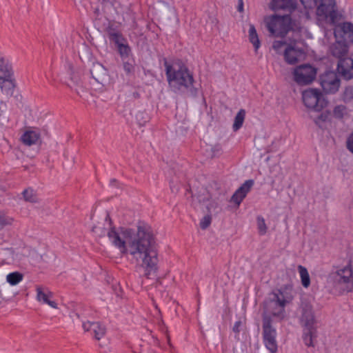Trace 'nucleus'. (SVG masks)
<instances>
[{
	"label": "nucleus",
	"instance_id": "obj_1",
	"mask_svg": "<svg viewBox=\"0 0 353 353\" xmlns=\"http://www.w3.org/2000/svg\"><path fill=\"white\" fill-rule=\"evenodd\" d=\"M137 228L134 235L137 270L148 279H154L157 276L159 262L154 234L151 226L143 221H138Z\"/></svg>",
	"mask_w": 353,
	"mask_h": 353
},
{
	"label": "nucleus",
	"instance_id": "obj_2",
	"mask_svg": "<svg viewBox=\"0 0 353 353\" xmlns=\"http://www.w3.org/2000/svg\"><path fill=\"white\" fill-rule=\"evenodd\" d=\"M288 303L279 299L276 294H271L266 303L267 311L270 313L262 316V336L265 347L270 353H276L278 345L276 342V330L272 325V318L276 317L281 321L285 317V306Z\"/></svg>",
	"mask_w": 353,
	"mask_h": 353
},
{
	"label": "nucleus",
	"instance_id": "obj_3",
	"mask_svg": "<svg viewBox=\"0 0 353 353\" xmlns=\"http://www.w3.org/2000/svg\"><path fill=\"white\" fill-rule=\"evenodd\" d=\"M167 81L174 92L189 89L194 82L192 73L186 65L180 59L170 64L164 59Z\"/></svg>",
	"mask_w": 353,
	"mask_h": 353
},
{
	"label": "nucleus",
	"instance_id": "obj_4",
	"mask_svg": "<svg viewBox=\"0 0 353 353\" xmlns=\"http://www.w3.org/2000/svg\"><path fill=\"white\" fill-rule=\"evenodd\" d=\"M107 33L110 40L114 43L122 61L120 77L123 83L130 85L132 80V64L130 59L131 48L121 33L112 26L108 27Z\"/></svg>",
	"mask_w": 353,
	"mask_h": 353
},
{
	"label": "nucleus",
	"instance_id": "obj_5",
	"mask_svg": "<svg viewBox=\"0 0 353 353\" xmlns=\"http://www.w3.org/2000/svg\"><path fill=\"white\" fill-rule=\"evenodd\" d=\"M265 26L273 37L285 38L287 34L293 30V21L289 14H274L264 19Z\"/></svg>",
	"mask_w": 353,
	"mask_h": 353
},
{
	"label": "nucleus",
	"instance_id": "obj_6",
	"mask_svg": "<svg viewBox=\"0 0 353 353\" xmlns=\"http://www.w3.org/2000/svg\"><path fill=\"white\" fill-rule=\"evenodd\" d=\"M108 237L122 254L126 253L128 248L132 246V232L130 229L112 228L108 232Z\"/></svg>",
	"mask_w": 353,
	"mask_h": 353
},
{
	"label": "nucleus",
	"instance_id": "obj_7",
	"mask_svg": "<svg viewBox=\"0 0 353 353\" xmlns=\"http://www.w3.org/2000/svg\"><path fill=\"white\" fill-rule=\"evenodd\" d=\"M334 288L343 292H351L353 290V261L339 268L332 274Z\"/></svg>",
	"mask_w": 353,
	"mask_h": 353
},
{
	"label": "nucleus",
	"instance_id": "obj_8",
	"mask_svg": "<svg viewBox=\"0 0 353 353\" xmlns=\"http://www.w3.org/2000/svg\"><path fill=\"white\" fill-rule=\"evenodd\" d=\"M316 16L319 21L334 25L338 19V10L335 0H319L316 6Z\"/></svg>",
	"mask_w": 353,
	"mask_h": 353
},
{
	"label": "nucleus",
	"instance_id": "obj_9",
	"mask_svg": "<svg viewBox=\"0 0 353 353\" xmlns=\"http://www.w3.org/2000/svg\"><path fill=\"white\" fill-rule=\"evenodd\" d=\"M304 105L316 112H321L328 103L322 92L315 88H309L302 92Z\"/></svg>",
	"mask_w": 353,
	"mask_h": 353
},
{
	"label": "nucleus",
	"instance_id": "obj_10",
	"mask_svg": "<svg viewBox=\"0 0 353 353\" xmlns=\"http://www.w3.org/2000/svg\"><path fill=\"white\" fill-rule=\"evenodd\" d=\"M299 323L302 327H316V319L313 305L307 299L303 298L301 300L299 309Z\"/></svg>",
	"mask_w": 353,
	"mask_h": 353
},
{
	"label": "nucleus",
	"instance_id": "obj_11",
	"mask_svg": "<svg viewBox=\"0 0 353 353\" xmlns=\"http://www.w3.org/2000/svg\"><path fill=\"white\" fill-rule=\"evenodd\" d=\"M316 68L309 63L300 65L293 72L294 81L300 85L311 83L316 78Z\"/></svg>",
	"mask_w": 353,
	"mask_h": 353
},
{
	"label": "nucleus",
	"instance_id": "obj_12",
	"mask_svg": "<svg viewBox=\"0 0 353 353\" xmlns=\"http://www.w3.org/2000/svg\"><path fill=\"white\" fill-rule=\"evenodd\" d=\"M319 83L326 93L334 94L338 91L340 85V80L336 73L332 71H326L319 77Z\"/></svg>",
	"mask_w": 353,
	"mask_h": 353
},
{
	"label": "nucleus",
	"instance_id": "obj_13",
	"mask_svg": "<svg viewBox=\"0 0 353 353\" xmlns=\"http://www.w3.org/2000/svg\"><path fill=\"white\" fill-rule=\"evenodd\" d=\"M336 39H340L342 42L350 46L353 43V23L351 22H343L334 32Z\"/></svg>",
	"mask_w": 353,
	"mask_h": 353
},
{
	"label": "nucleus",
	"instance_id": "obj_14",
	"mask_svg": "<svg viewBox=\"0 0 353 353\" xmlns=\"http://www.w3.org/2000/svg\"><path fill=\"white\" fill-rule=\"evenodd\" d=\"M305 55L303 49L297 48L295 43H289L283 52L285 62L290 65L297 63Z\"/></svg>",
	"mask_w": 353,
	"mask_h": 353
},
{
	"label": "nucleus",
	"instance_id": "obj_15",
	"mask_svg": "<svg viewBox=\"0 0 353 353\" xmlns=\"http://www.w3.org/2000/svg\"><path fill=\"white\" fill-rule=\"evenodd\" d=\"M270 7L274 12L283 11L290 15L296 8V0H272Z\"/></svg>",
	"mask_w": 353,
	"mask_h": 353
},
{
	"label": "nucleus",
	"instance_id": "obj_16",
	"mask_svg": "<svg viewBox=\"0 0 353 353\" xmlns=\"http://www.w3.org/2000/svg\"><path fill=\"white\" fill-rule=\"evenodd\" d=\"M254 184L253 179L246 180L233 194L230 199V202L239 205L243 200L246 197L248 193L251 190Z\"/></svg>",
	"mask_w": 353,
	"mask_h": 353
},
{
	"label": "nucleus",
	"instance_id": "obj_17",
	"mask_svg": "<svg viewBox=\"0 0 353 353\" xmlns=\"http://www.w3.org/2000/svg\"><path fill=\"white\" fill-rule=\"evenodd\" d=\"M337 70L339 74L346 80L353 78V59L345 57L338 61Z\"/></svg>",
	"mask_w": 353,
	"mask_h": 353
},
{
	"label": "nucleus",
	"instance_id": "obj_18",
	"mask_svg": "<svg viewBox=\"0 0 353 353\" xmlns=\"http://www.w3.org/2000/svg\"><path fill=\"white\" fill-rule=\"evenodd\" d=\"M36 292V299L37 301L47 304L52 308H57V304L56 302L50 300V298L52 296V293L49 290L48 288L42 285H37Z\"/></svg>",
	"mask_w": 353,
	"mask_h": 353
},
{
	"label": "nucleus",
	"instance_id": "obj_19",
	"mask_svg": "<svg viewBox=\"0 0 353 353\" xmlns=\"http://www.w3.org/2000/svg\"><path fill=\"white\" fill-rule=\"evenodd\" d=\"M349 47L348 45L345 44V42H342L340 39H336V41L330 45L329 52L339 61L347 56Z\"/></svg>",
	"mask_w": 353,
	"mask_h": 353
},
{
	"label": "nucleus",
	"instance_id": "obj_20",
	"mask_svg": "<svg viewBox=\"0 0 353 353\" xmlns=\"http://www.w3.org/2000/svg\"><path fill=\"white\" fill-rule=\"evenodd\" d=\"M82 327L85 332H92L97 340H100L105 334V326L99 322L83 321Z\"/></svg>",
	"mask_w": 353,
	"mask_h": 353
},
{
	"label": "nucleus",
	"instance_id": "obj_21",
	"mask_svg": "<svg viewBox=\"0 0 353 353\" xmlns=\"http://www.w3.org/2000/svg\"><path fill=\"white\" fill-rule=\"evenodd\" d=\"M15 87L16 80L14 76L0 78V90L1 93L6 97H11L13 95Z\"/></svg>",
	"mask_w": 353,
	"mask_h": 353
},
{
	"label": "nucleus",
	"instance_id": "obj_22",
	"mask_svg": "<svg viewBox=\"0 0 353 353\" xmlns=\"http://www.w3.org/2000/svg\"><path fill=\"white\" fill-rule=\"evenodd\" d=\"M14 76V72L10 58L0 54V78Z\"/></svg>",
	"mask_w": 353,
	"mask_h": 353
},
{
	"label": "nucleus",
	"instance_id": "obj_23",
	"mask_svg": "<svg viewBox=\"0 0 353 353\" xmlns=\"http://www.w3.org/2000/svg\"><path fill=\"white\" fill-rule=\"evenodd\" d=\"M40 133L37 130H28L21 137V142L27 145H37L40 142Z\"/></svg>",
	"mask_w": 353,
	"mask_h": 353
},
{
	"label": "nucleus",
	"instance_id": "obj_24",
	"mask_svg": "<svg viewBox=\"0 0 353 353\" xmlns=\"http://www.w3.org/2000/svg\"><path fill=\"white\" fill-rule=\"evenodd\" d=\"M271 294L277 295L280 299L286 303H290L293 299L292 286L290 285H285L279 289H276Z\"/></svg>",
	"mask_w": 353,
	"mask_h": 353
},
{
	"label": "nucleus",
	"instance_id": "obj_25",
	"mask_svg": "<svg viewBox=\"0 0 353 353\" xmlns=\"http://www.w3.org/2000/svg\"><path fill=\"white\" fill-rule=\"evenodd\" d=\"M303 341L304 344L307 347H314L313 339L317 337V327H303Z\"/></svg>",
	"mask_w": 353,
	"mask_h": 353
},
{
	"label": "nucleus",
	"instance_id": "obj_26",
	"mask_svg": "<svg viewBox=\"0 0 353 353\" xmlns=\"http://www.w3.org/2000/svg\"><path fill=\"white\" fill-rule=\"evenodd\" d=\"M23 279V274L19 272L15 271L6 275V282L11 286H14L20 283Z\"/></svg>",
	"mask_w": 353,
	"mask_h": 353
},
{
	"label": "nucleus",
	"instance_id": "obj_27",
	"mask_svg": "<svg viewBox=\"0 0 353 353\" xmlns=\"http://www.w3.org/2000/svg\"><path fill=\"white\" fill-rule=\"evenodd\" d=\"M249 40L252 43L256 51L261 46V43L256 30L255 27L253 25L250 26L249 28Z\"/></svg>",
	"mask_w": 353,
	"mask_h": 353
},
{
	"label": "nucleus",
	"instance_id": "obj_28",
	"mask_svg": "<svg viewBox=\"0 0 353 353\" xmlns=\"http://www.w3.org/2000/svg\"><path fill=\"white\" fill-rule=\"evenodd\" d=\"M245 110L244 109H241L236 114L234 117V121L233 123V130L234 132L239 130L243 125V121L245 117Z\"/></svg>",
	"mask_w": 353,
	"mask_h": 353
},
{
	"label": "nucleus",
	"instance_id": "obj_29",
	"mask_svg": "<svg viewBox=\"0 0 353 353\" xmlns=\"http://www.w3.org/2000/svg\"><path fill=\"white\" fill-rule=\"evenodd\" d=\"M299 272L301 279V284L304 288H308L310 285V278L307 270L299 265L298 266Z\"/></svg>",
	"mask_w": 353,
	"mask_h": 353
},
{
	"label": "nucleus",
	"instance_id": "obj_30",
	"mask_svg": "<svg viewBox=\"0 0 353 353\" xmlns=\"http://www.w3.org/2000/svg\"><path fill=\"white\" fill-rule=\"evenodd\" d=\"M137 123L140 125H144L149 121V116L145 112H139L136 115Z\"/></svg>",
	"mask_w": 353,
	"mask_h": 353
},
{
	"label": "nucleus",
	"instance_id": "obj_31",
	"mask_svg": "<svg viewBox=\"0 0 353 353\" xmlns=\"http://www.w3.org/2000/svg\"><path fill=\"white\" fill-rule=\"evenodd\" d=\"M346 107L343 105H338L333 110V115L336 119H341L343 118Z\"/></svg>",
	"mask_w": 353,
	"mask_h": 353
},
{
	"label": "nucleus",
	"instance_id": "obj_32",
	"mask_svg": "<svg viewBox=\"0 0 353 353\" xmlns=\"http://www.w3.org/2000/svg\"><path fill=\"white\" fill-rule=\"evenodd\" d=\"M23 195L26 201L34 203L37 201V197L32 189H26L23 192Z\"/></svg>",
	"mask_w": 353,
	"mask_h": 353
},
{
	"label": "nucleus",
	"instance_id": "obj_33",
	"mask_svg": "<svg viewBox=\"0 0 353 353\" xmlns=\"http://www.w3.org/2000/svg\"><path fill=\"white\" fill-rule=\"evenodd\" d=\"M330 115L329 111L321 112L316 119H314V123L319 127L322 128L321 123L325 122Z\"/></svg>",
	"mask_w": 353,
	"mask_h": 353
},
{
	"label": "nucleus",
	"instance_id": "obj_34",
	"mask_svg": "<svg viewBox=\"0 0 353 353\" xmlns=\"http://www.w3.org/2000/svg\"><path fill=\"white\" fill-rule=\"evenodd\" d=\"M257 225L259 233L261 235H264L267 232V226L265 222V219L261 216L257 217Z\"/></svg>",
	"mask_w": 353,
	"mask_h": 353
},
{
	"label": "nucleus",
	"instance_id": "obj_35",
	"mask_svg": "<svg viewBox=\"0 0 353 353\" xmlns=\"http://www.w3.org/2000/svg\"><path fill=\"white\" fill-rule=\"evenodd\" d=\"M212 217L210 215L205 216L200 222V227L203 230L207 229L211 224Z\"/></svg>",
	"mask_w": 353,
	"mask_h": 353
},
{
	"label": "nucleus",
	"instance_id": "obj_36",
	"mask_svg": "<svg viewBox=\"0 0 353 353\" xmlns=\"http://www.w3.org/2000/svg\"><path fill=\"white\" fill-rule=\"evenodd\" d=\"M288 44L285 41H279L276 40L273 42L272 48L276 52H279L280 50L284 46H288Z\"/></svg>",
	"mask_w": 353,
	"mask_h": 353
},
{
	"label": "nucleus",
	"instance_id": "obj_37",
	"mask_svg": "<svg viewBox=\"0 0 353 353\" xmlns=\"http://www.w3.org/2000/svg\"><path fill=\"white\" fill-rule=\"evenodd\" d=\"M242 326V321L239 320L234 323L232 327V331L235 333V338L239 339V334L241 331V327Z\"/></svg>",
	"mask_w": 353,
	"mask_h": 353
},
{
	"label": "nucleus",
	"instance_id": "obj_38",
	"mask_svg": "<svg viewBox=\"0 0 353 353\" xmlns=\"http://www.w3.org/2000/svg\"><path fill=\"white\" fill-rule=\"evenodd\" d=\"M318 1L319 0H301V2L305 8H312L313 6L318 4Z\"/></svg>",
	"mask_w": 353,
	"mask_h": 353
},
{
	"label": "nucleus",
	"instance_id": "obj_39",
	"mask_svg": "<svg viewBox=\"0 0 353 353\" xmlns=\"http://www.w3.org/2000/svg\"><path fill=\"white\" fill-rule=\"evenodd\" d=\"M347 149L353 154V132L348 136L346 141Z\"/></svg>",
	"mask_w": 353,
	"mask_h": 353
},
{
	"label": "nucleus",
	"instance_id": "obj_40",
	"mask_svg": "<svg viewBox=\"0 0 353 353\" xmlns=\"http://www.w3.org/2000/svg\"><path fill=\"white\" fill-rule=\"evenodd\" d=\"M7 110V105L5 103L0 101V121L6 119L5 116Z\"/></svg>",
	"mask_w": 353,
	"mask_h": 353
},
{
	"label": "nucleus",
	"instance_id": "obj_41",
	"mask_svg": "<svg viewBox=\"0 0 353 353\" xmlns=\"http://www.w3.org/2000/svg\"><path fill=\"white\" fill-rule=\"evenodd\" d=\"M94 70H101V72H103V73H105V68H103V66L101 64L98 63V64H97V65H94V70H91V74H92V77H94V78L97 81H99V79H97V78H95V77H94V74H93V72H94Z\"/></svg>",
	"mask_w": 353,
	"mask_h": 353
},
{
	"label": "nucleus",
	"instance_id": "obj_42",
	"mask_svg": "<svg viewBox=\"0 0 353 353\" xmlns=\"http://www.w3.org/2000/svg\"><path fill=\"white\" fill-rule=\"evenodd\" d=\"M11 219H6L4 216L0 214V225H4L11 223Z\"/></svg>",
	"mask_w": 353,
	"mask_h": 353
},
{
	"label": "nucleus",
	"instance_id": "obj_43",
	"mask_svg": "<svg viewBox=\"0 0 353 353\" xmlns=\"http://www.w3.org/2000/svg\"><path fill=\"white\" fill-rule=\"evenodd\" d=\"M187 90H190V94L192 97H196L198 94V89L194 86V83H192L191 87L189 88V89H188Z\"/></svg>",
	"mask_w": 353,
	"mask_h": 353
},
{
	"label": "nucleus",
	"instance_id": "obj_44",
	"mask_svg": "<svg viewBox=\"0 0 353 353\" xmlns=\"http://www.w3.org/2000/svg\"><path fill=\"white\" fill-rule=\"evenodd\" d=\"M237 10H238L239 12H242L243 11V0H239V5H238Z\"/></svg>",
	"mask_w": 353,
	"mask_h": 353
},
{
	"label": "nucleus",
	"instance_id": "obj_45",
	"mask_svg": "<svg viewBox=\"0 0 353 353\" xmlns=\"http://www.w3.org/2000/svg\"><path fill=\"white\" fill-rule=\"evenodd\" d=\"M94 13L96 14V19L99 18V9H96L95 11H94Z\"/></svg>",
	"mask_w": 353,
	"mask_h": 353
},
{
	"label": "nucleus",
	"instance_id": "obj_46",
	"mask_svg": "<svg viewBox=\"0 0 353 353\" xmlns=\"http://www.w3.org/2000/svg\"><path fill=\"white\" fill-rule=\"evenodd\" d=\"M98 229H99V228H98L97 227H94V228H93L92 231H93L94 233H97V230H98Z\"/></svg>",
	"mask_w": 353,
	"mask_h": 353
},
{
	"label": "nucleus",
	"instance_id": "obj_47",
	"mask_svg": "<svg viewBox=\"0 0 353 353\" xmlns=\"http://www.w3.org/2000/svg\"><path fill=\"white\" fill-rule=\"evenodd\" d=\"M347 92H348V89H346L345 92V94H347Z\"/></svg>",
	"mask_w": 353,
	"mask_h": 353
},
{
	"label": "nucleus",
	"instance_id": "obj_48",
	"mask_svg": "<svg viewBox=\"0 0 353 353\" xmlns=\"http://www.w3.org/2000/svg\"><path fill=\"white\" fill-rule=\"evenodd\" d=\"M105 233L104 232H101L99 234V235H103Z\"/></svg>",
	"mask_w": 353,
	"mask_h": 353
},
{
	"label": "nucleus",
	"instance_id": "obj_49",
	"mask_svg": "<svg viewBox=\"0 0 353 353\" xmlns=\"http://www.w3.org/2000/svg\"><path fill=\"white\" fill-rule=\"evenodd\" d=\"M350 94H351L350 98H352V97H353V96H352V92H350Z\"/></svg>",
	"mask_w": 353,
	"mask_h": 353
},
{
	"label": "nucleus",
	"instance_id": "obj_50",
	"mask_svg": "<svg viewBox=\"0 0 353 353\" xmlns=\"http://www.w3.org/2000/svg\"><path fill=\"white\" fill-rule=\"evenodd\" d=\"M134 353H135V352H134Z\"/></svg>",
	"mask_w": 353,
	"mask_h": 353
}]
</instances>
